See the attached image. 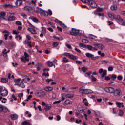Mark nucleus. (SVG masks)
<instances>
[{
  "mask_svg": "<svg viewBox=\"0 0 125 125\" xmlns=\"http://www.w3.org/2000/svg\"><path fill=\"white\" fill-rule=\"evenodd\" d=\"M35 95L37 97H44L45 96V92L42 90H37L35 92Z\"/></svg>",
  "mask_w": 125,
  "mask_h": 125,
  "instance_id": "f257e3e1",
  "label": "nucleus"
},
{
  "mask_svg": "<svg viewBox=\"0 0 125 125\" xmlns=\"http://www.w3.org/2000/svg\"><path fill=\"white\" fill-rule=\"evenodd\" d=\"M8 94V91L6 90V89H3V88L1 87L0 89V95L1 96H7Z\"/></svg>",
  "mask_w": 125,
  "mask_h": 125,
  "instance_id": "f03ea898",
  "label": "nucleus"
},
{
  "mask_svg": "<svg viewBox=\"0 0 125 125\" xmlns=\"http://www.w3.org/2000/svg\"><path fill=\"white\" fill-rule=\"evenodd\" d=\"M113 94L114 96H121L122 95V90L120 88H117L114 90Z\"/></svg>",
  "mask_w": 125,
  "mask_h": 125,
  "instance_id": "7ed1b4c3",
  "label": "nucleus"
},
{
  "mask_svg": "<svg viewBox=\"0 0 125 125\" xmlns=\"http://www.w3.org/2000/svg\"><path fill=\"white\" fill-rule=\"evenodd\" d=\"M89 4L91 7H93V8H96L97 7V5L96 4V2L94 1V0H90L89 1Z\"/></svg>",
  "mask_w": 125,
  "mask_h": 125,
  "instance_id": "20e7f679",
  "label": "nucleus"
},
{
  "mask_svg": "<svg viewBox=\"0 0 125 125\" xmlns=\"http://www.w3.org/2000/svg\"><path fill=\"white\" fill-rule=\"evenodd\" d=\"M105 91L108 93H114L115 91V88L114 87H106L105 88Z\"/></svg>",
  "mask_w": 125,
  "mask_h": 125,
  "instance_id": "39448f33",
  "label": "nucleus"
},
{
  "mask_svg": "<svg viewBox=\"0 0 125 125\" xmlns=\"http://www.w3.org/2000/svg\"><path fill=\"white\" fill-rule=\"evenodd\" d=\"M37 8H38V11L40 13H41V14H43L44 16H48V13L42 9L41 8L38 7Z\"/></svg>",
  "mask_w": 125,
  "mask_h": 125,
  "instance_id": "423d86ee",
  "label": "nucleus"
},
{
  "mask_svg": "<svg viewBox=\"0 0 125 125\" xmlns=\"http://www.w3.org/2000/svg\"><path fill=\"white\" fill-rule=\"evenodd\" d=\"M8 111V109L6 107L3 106L2 105L0 104V112H3L7 113Z\"/></svg>",
  "mask_w": 125,
  "mask_h": 125,
  "instance_id": "0eeeda50",
  "label": "nucleus"
},
{
  "mask_svg": "<svg viewBox=\"0 0 125 125\" xmlns=\"http://www.w3.org/2000/svg\"><path fill=\"white\" fill-rule=\"evenodd\" d=\"M85 55L87 57H88L89 58H91L92 60H94V59H96V57H94V55L90 53H86L85 54Z\"/></svg>",
  "mask_w": 125,
  "mask_h": 125,
  "instance_id": "6e6552de",
  "label": "nucleus"
},
{
  "mask_svg": "<svg viewBox=\"0 0 125 125\" xmlns=\"http://www.w3.org/2000/svg\"><path fill=\"white\" fill-rule=\"evenodd\" d=\"M94 46H97V47H98V48H99V49H101V50H102V49H104V47L103 45H102V44H93Z\"/></svg>",
  "mask_w": 125,
  "mask_h": 125,
  "instance_id": "1a4fd4ad",
  "label": "nucleus"
},
{
  "mask_svg": "<svg viewBox=\"0 0 125 125\" xmlns=\"http://www.w3.org/2000/svg\"><path fill=\"white\" fill-rule=\"evenodd\" d=\"M5 15H6V13L4 12H1L0 14V19L6 20Z\"/></svg>",
  "mask_w": 125,
  "mask_h": 125,
  "instance_id": "9d476101",
  "label": "nucleus"
},
{
  "mask_svg": "<svg viewBox=\"0 0 125 125\" xmlns=\"http://www.w3.org/2000/svg\"><path fill=\"white\" fill-rule=\"evenodd\" d=\"M22 0H17L16 1V5H17V6H20V5H22V4H23V1H22Z\"/></svg>",
  "mask_w": 125,
  "mask_h": 125,
  "instance_id": "9b49d317",
  "label": "nucleus"
},
{
  "mask_svg": "<svg viewBox=\"0 0 125 125\" xmlns=\"http://www.w3.org/2000/svg\"><path fill=\"white\" fill-rule=\"evenodd\" d=\"M79 92L82 93V94H85V89H84V86H83L79 89Z\"/></svg>",
  "mask_w": 125,
  "mask_h": 125,
  "instance_id": "f8f14e48",
  "label": "nucleus"
},
{
  "mask_svg": "<svg viewBox=\"0 0 125 125\" xmlns=\"http://www.w3.org/2000/svg\"><path fill=\"white\" fill-rule=\"evenodd\" d=\"M10 117L12 120H15L18 119V115L17 114H11Z\"/></svg>",
  "mask_w": 125,
  "mask_h": 125,
  "instance_id": "ddd939ff",
  "label": "nucleus"
},
{
  "mask_svg": "<svg viewBox=\"0 0 125 125\" xmlns=\"http://www.w3.org/2000/svg\"><path fill=\"white\" fill-rule=\"evenodd\" d=\"M51 104H47L44 108L45 111H49L50 109H51Z\"/></svg>",
  "mask_w": 125,
  "mask_h": 125,
  "instance_id": "4468645a",
  "label": "nucleus"
},
{
  "mask_svg": "<svg viewBox=\"0 0 125 125\" xmlns=\"http://www.w3.org/2000/svg\"><path fill=\"white\" fill-rule=\"evenodd\" d=\"M69 58L72 60H77L78 59V57L73 54H70Z\"/></svg>",
  "mask_w": 125,
  "mask_h": 125,
  "instance_id": "2eb2a0df",
  "label": "nucleus"
},
{
  "mask_svg": "<svg viewBox=\"0 0 125 125\" xmlns=\"http://www.w3.org/2000/svg\"><path fill=\"white\" fill-rule=\"evenodd\" d=\"M44 89L45 91H51L53 90V88L50 86H46L44 88Z\"/></svg>",
  "mask_w": 125,
  "mask_h": 125,
  "instance_id": "dca6fc26",
  "label": "nucleus"
},
{
  "mask_svg": "<svg viewBox=\"0 0 125 125\" xmlns=\"http://www.w3.org/2000/svg\"><path fill=\"white\" fill-rule=\"evenodd\" d=\"M47 65L48 66V67H53L54 68H55V65L54 64H53V62H50V61H48L47 62Z\"/></svg>",
  "mask_w": 125,
  "mask_h": 125,
  "instance_id": "f3484780",
  "label": "nucleus"
},
{
  "mask_svg": "<svg viewBox=\"0 0 125 125\" xmlns=\"http://www.w3.org/2000/svg\"><path fill=\"white\" fill-rule=\"evenodd\" d=\"M71 103H72V102H71L69 100H67L65 102H64L63 105H64V106H67V105H69V104H71Z\"/></svg>",
  "mask_w": 125,
  "mask_h": 125,
  "instance_id": "a211bd4d",
  "label": "nucleus"
},
{
  "mask_svg": "<svg viewBox=\"0 0 125 125\" xmlns=\"http://www.w3.org/2000/svg\"><path fill=\"white\" fill-rule=\"evenodd\" d=\"M8 21H12L15 20V17L12 16H9L8 18Z\"/></svg>",
  "mask_w": 125,
  "mask_h": 125,
  "instance_id": "6ab92c4d",
  "label": "nucleus"
},
{
  "mask_svg": "<svg viewBox=\"0 0 125 125\" xmlns=\"http://www.w3.org/2000/svg\"><path fill=\"white\" fill-rule=\"evenodd\" d=\"M116 105H117L118 108H121V107H124V103H120V102H116Z\"/></svg>",
  "mask_w": 125,
  "mask_h": 125,
  "instance_id": "aec40b11",
  "label": "nucleus"
},
{
  "mask_svg": "<svg viewBox=\"0 0 125 125\" xmlns=\"http://www.w3.org/2000/svg\"><path fill=\"white\" fill-rule=\"evenodd\" d=\"M111 10H117L118 9V6L116 4L112 5L111 6Z\"/></svg>",
  "mask_w": 125,
  "mask_h": 125,
  "instance_id": "412c9836",
  "label": "nucleus"
},
{
  "mask_svg": "<svg viewBox=\"0 0 125 125\" xmlns=\"http://www.w3.org/2000/svg\"><path fill=\"white\" fill-rule=\"evenodd\" d=\"M24 54L25 56L24 58L27 61H29V60H30V59H29V55L28 54V53H27V52H24Z\"/></svg>",
  "mask_w": 125,
  "mask_h": 125,
  "instance_id": "4be33fe9",
  "label": "nucleus"
},
{
  "mask_svg": "<svg viewBox=\"0 0 125 125\" xmlns=\"http://www.w3.org/2000/svg\"><path fill=\"white\" fill-rule=\"evenodd\" d=\"M5 7H8L9 8H13V7H15V6H13L12 4H5Z\"/></svg>",
  "mask_w": 125,
  "mask_h": 125,
  "instance_id": "5701e85b",
  "label": "nucleus"
},
{
  "mask_svg": "<svg viewBox=\"0 0 125 125\" xmlns=\"http://www.w3.org/2000/svg\"><path fill=\"white\" fill-rule=\"evenodd\" d=\"M115 20H118L119 21H120L121 22H123V19L121 18L120 15H117L116 17H115Z\"/></svg>",
  "mask_w": 125,
  "mask_h": 125,
  "instance_id": "b1692460",
  "label": "nucleus"
},
{
  "mask_svg": "<svg viewBox=\"0 0 125 125\" xmlns=\"http://www.w3.org/2000/svg\"><path fill=\"white\" fill-rule=\"evenodd\" d=\"M83 102L84 103L85 106H88V102H87V99H86V98L83 99Z\"/></svg>",
  "mask_w": 125,
  "mask_h": 125,
  "instance_id": "393cba45",
  "label": "nucleus"
},
{
  "mask_svg": "<svg viewBox=\"0 0 125 125\" xmlns=\"http://www.w3.org/2000/svg\"><path fill=\"white\" fill-rule=\"evenodd\" d=\"M29 11H35V7L33 6H27Z\"/></svg>",
  "mask_w": 125,
  "mask_h": 125,
  "instance_id": "a878e982",
  "label": "nucleus"
},
{
  "mask_svg": "<svg viewBox=\"0 0 125 125\" xmlns=\"http://www.w3.org/2000/svg\"><path fill=\"white\" fill-rule=\"evenodd\" d=\"M106 76H107V70H104L101 75V77L102 78H104V77H106Z\"/></svg>",
  "mask_w": 125,
  "mask_h": 125,
  "instance_id": "bb28decb",
  "label": "nucleus"
},
{
  "mask_svg": "<svg viewBox=\"0 0 125 125\" xmlns=\"http://www.w3.org/2000/svg\"><path fill=\"white\" fill-rule=\"evenodd\" d=\"M22 125H31V123L30 122L27 121H24L22 123Z\"/></svg>",
  "mask_w": 125,
  "mask_h": 125,
  "instance_id": "cd10ccee",
  "label": "nucleus"
},
{
  "mask_svg": "<svg viewBox=\"0 0 125 125\" xmlns=\"http://www.w3.org/2000/svg\"><path fill=\"white\" fill-rule=\"evenodd\" d=\"M89 93H92V91L90 89H85V94H88Z\"/></svg>",
  "mask_w": 125,
  "mask_h": 125,
  "instance_id": "c85d7f7f",
  "label": "nucleus"
},
{
  "mask_svg": "<svg viewBox=\"0 0 125 125\" xmlns=\"http://www.w3.org/2000/svg\"><path fill=\"white\" fill-rule=\"evenodd\" d=\"M73 32H74L76 34H77V36H79V33H80V30L75 29L74 28L72 29Z\"/></svg>",
  "mask_w": 125,
  "mask_h": 125,
  "instance_id": "c756f323",
  "label": "nucleus"
},
{
  "mask_svg": "<svg viewBox=\"0 0 125 125\" xmlns=\"http://www.w3.org/2000/svg\"><path fill=\"white\" fill-rule=\"evenodd\" d=\"M118 116H120V117H123V116H124V111H123V110H119Z\"/></svg>",
  "mask_w": 125,
  "mask_h": 125,
  "instance_id": "7c9ffc66",
  "label": "nucleus"
},
{
  "mask_svg": "<svg viewBox=\"0 0 125 125\" xmlns=\"http://www.w3.org/2000/svg\"><path fill=\"white\" fill-rule=\"evenodd\" d=\"M59 45V43L57 42H54L52 44L53 47H56V46H58Z\"/></svg>",
  "mask_w": 125,
  "mask_h": 125,
  "instance_id": "2f4dec72",
  "label": "nucleus"
},
{
  "mask_svg": "<svg viewBox=\"0 0 125 125\" xmlns=\"http://www.w3.org/2000/svg\"><path fill=\"white\" fill-rule=\"evenodd\" d=\"M27 44H28V46H29V48H32V42L27 41Z\"/></svg>",
  "mask_w": 125,
  "mask_h": 125,
  "instance_id": "473e14b6",
  "label": "nucleus"
},
{
  "mask_svg": "<svg viewBox=\"0 0 125 125\" xmlns=\"http://www.w3.org/2000/svg\"><path fill=\"white\" fill-rule=\"evenodd\" d=\"M1 82H2V83H7V82H8V78H2Z\"/></svg>",
  "mask_w": 125,
  "mask_h": 125,
  "instance_id": "72a5a7b5",
  "label": "nucleus"
},
{
  "mask_svg": "<svg viewBox=\"0 0 125 125\" xmlns=\"http://www.w3.org/2000/svg\"><path fill=\"white\" fill-rule=\"evenodd\" d=\"M79 46H80V47H83V48H86V45H84L82 43L79 44Z\"/></svg>",
  "mask_w": 125,
  "mask_h": 125,
  "instance_id": "f704fd0d",
  "label": "nucleus"
},
{
  "mask_svg": "<svg viewBox=\"0 0 125 125\" xmlns=\"http://www.w3.org/2000/svg\"><path fill=\"white\" fill-rule=\"evenodd\" d=\"M89 38L90 39H92V40H94V39H96V38H97V37H96V36H94L92 34H90L89 35Z\"/></svg>",
  "mask_w": 125,
  "mask_h": 125,
  "instance_id": "c9c22d12",
  "label": "nucleus"
},
{
  "mask_svg": "<svg viewBox=\"0 0 125 125\" xmlns=\"http://www.w3.org/2000/svg\"><path fill=\"white\" fill-rule=\"evenodd\" d=\"M66 96L68 98H73V97H74V95L73 94H67Z\"/></svg>",
  "mask_w": 125,
  "mask_h": 125,
  "instance_id": "e433bc0d",
  "label": "nucleus"
},
{
  "mask_svg": "<svg viewBox=\"0 0 125 125\" xmlns=\"http://www.w3.org/2000/svg\"><path fill=\"white\" fill-rule=\"evenodd\" d=\"M20 87H22V88H25V84L23 83H20Z\"/></svg>",
  "mask_w": 125,
  "mask_h": 125,
  "instance_id": "4c0bfd02",
  "label": "nucleus"
},
{
  "mask_svg": "<svg viewBox=\"0 0 125 125\" xmlns=\"http://www.w3.org/2000/svg\"><path fill=\"white\" fill-rule=\"evenodd\" d=\"M55 39H56V40H58L59 41H62V40H64V38L63 37L59 38V37L57 36H54Z\"/></svg>",
  "mask_w": 125,
  "mask_h": 125,
  "instance_id": "58836bf2",
  "label": "nucleus"
},
{
  "mask_svg": "<svg viewBox=\"0 0 125 125\" xmlns=\"http://www.w3.org/2000/svg\"><path fill=\"white\" fill-rule=\"evenodd\" d=\"M60 25H61V26L62 27H63L64 28V29H66V28H67V26H66V25H65V24H64L63 22H62L61 21V22L60 23Z\"/></svg>",
  "mask_w": 125,
  "mask_h": 125,
  "instance_id": "ea45409f",
  "label": "nucleus"
},
{
  "mask_svg": "<svg viewBox=\"0 0 125 125\" xmlns=\"http://www.w3.org/2000/svg\"><path fill=\"white\" fill-rule=\"evenodd\" d=\"M86 48L88 49V50H92L93 47L92 46L87 45H86Z\"/></svg>",
  "mask_w": 125,
  "mask_h": 125,
  "instance_id": "a19ab883",
  "label": "nucleus"
},
{
  "mask_svg": "<svg viewBox=\"0 0 125 125\" xmlns=\"http://www.w3.org/2000/svg\"><path fill=\"white\" fill-rule=\"evenodd\" d=\"M111 80H115L117 79V75L115 74H112V76H111Z\"/></svg>",
  "mask_w": 125,
  "mask_h": 125,
  "instance_id": "79ce46f5",
  "label": "nucleus"
},
{
  "mask_svg": "<svg viewBox=\"0 0 125 125\" xmlns=\"http://www.w3.org/2000/svg\"><path fill=\"white\" fill-rule=\"evenodd\" d=\"M31 34H33V35H35L37 34V31H36V30L35 29H32L31 31Z\"/></svg>",
  "mask_w": 125,
  "mask_h": 125,
  "instance_id": "37998d69",
  "label": "nucleus"
},
{
  "mask_svg": "<svg viewBox=\"0 0 125 125\" xmlns=\"http://www.w3.org/2000/svg\"><path fill=\"white\" fill-rule=\"evenodd\" d=\"M82 71L83 72V73H85V72L87 71V68H85V67H83L82 68Z\"/></svg>",
  "mask_w": 125,
  "mask_h": 125,
  "instance_id": "c03bdc74",
  "label": "nucleus"
},
{
  "mask_svg": "<svg viewBox=\"0 0 125 125\" xmlns=\"http://www.w3.org/2000/svg\"><path fill=\"white\" fill-rule=\"evenodd\" d=\"M106 42H113V40L112 39H110L109 38H105Z\"/></svg>",
  "mask_w": 125,
  "mask_h": 125,
  "instance_id": "a18cd8bd",
  "label": "nucleus"
},
{
  "mask_svg": "<svg viewBox=\"0 0 125 125\" xmlns=\"http://www.w3.org/2000/svg\"><path fill=\"white\" fill-rule=\"evenodd\" d=\"M38 66L37 68V72H40V71L41 70V64L38 63Z\"/></svg>",
  "mask_w": 125,
  "mask_h": 125,
  "instance_id": "49530a36",
  "label": "nucleus"
},
{
  "mask_svg": "<svg viewBox=\"0 0 125 125\" xmlns=\"http://www.w3.org/2000/svg\"><path fill=\"white\" fill-rule=\"evenodd\" d=\"M21 60L24 63H26V62H27V60H26V59L24 57L21 58Z\"/></svg>",
  "mask_w": 125,
  "mask_h": 125,
  "instance_id": "de8ad7c7",
  "label": "nucleus"
},
{
  "mask_svg": "<svg viewBox=\"0 0 125 125\" xmlns=\"http://www.w3.org/2000/svg\"><path fill=\"white\" fill-rule=\"evenodd\" d=\"M82 41L84 43H88V40L87 39H83Z\"/></svg>",
  "mask_w": 125,
  "mask_h": 125,
  "instance_id": "09e8293b",
  "label": "nucleus"
},
{
  "mask_svg": "<svg viewBox=\"0 0 125 125\" xmlns=\"http://www.w3.org/2000/svg\"><path fill=\"white\" fill-rule=\"evenodd\" d=\"M32 21H33V22H35V23H37L38 22L39 20H38L37 18H33L32 19Z\"/></svg>",
  "mask_w": 125,
  "mask_h": 125,
  "instance_id": "8fccbe9b",
  "label": "nucleus"
},
{
  "mask_svg": "<svg viewBox=\"0 0 125 125\" xmlns=\"http://www.w3.org/2000/svg\"><path fill=\"white\" fill-rule=\"evenodd\" d=\"M108 16H109V17H110V18H111V19H115V16H113V15H112L111 14H109Z\"/></svg>",
  "mask_w": 125,
  "mask_h": 125,
  "instance_id": "3c124183",
  "label": "nucleus"
},
{
  "mask_svg": "<svg viewBox=\"0 0 125 125\" xmlns=\"http://www.w3.org/2000/svg\"><path fill=\"white\" fill-rule=\"evenodd\" d=\"M113 70H114V69L113 68V67H112V66H110L108 68V72H112Z\"/></svg>",
  "mask_w": 125,
  "mask_h": 125,
  "instance_id": "603ef678",
  "label": "nucleus"
},
{
  "mask_svg": "<svg viewBox=\"0 0 125 125\" xmlns=\"http://www.w3.org/2000/svg\"><path fill=\"white\" fill-rule=\"evenodd\" d=\"M47 30H46V28L45 27H42V33H46Z\"/></svg>",
  "mask_w": 125,
  "mask_h": 125,
  "instance_id": "864d4df0",
  "label": "nucleus"
},
{
  "mask_svg": "<svg viewBox=\"0 0 125 125\" xmlns=\"http://www.w3.org/2000/svg\"><path fill=\"white\" fill-rule=\"evenodd\" d=\"M42 76L43 77H49V74H48V73H47V74H45V73H43L42 74Z\"/></svg>",
  "mask_w": 125,
  "mask_h": 125,
  "instance_id": "5fc2aeb1",
  "label": "nucleus"
},
{
  "mask_svg": "<svg viewBox=\"0 0 125 125\" xmlns=\"http://www.w3.org/2000/svg\"><path fill=\"white\" fill-rule=\"evenodd\" d=\"M13 34L14 35H18V34H19V32L14 30L13 31Z\"/></svg>",
  "mask_w": 125,
  "mask_h": 125,
  "instance_id": "6e6d98bb",
  "label": "nucleus"
},
{
  "mask_svg": "<svg viewBox=\"0 0 125 125\" xmlns=\"http://www.w3.org/2000/svg\"><path fill=\"white\" fill-rule=\"evenodd\" d=\"M70 55L71 54H70V53L65 52L63 53V55H65V56H68V57H70Z\"/></svg>",
  "mask_w": 125,
  "mask_h": 125,
  "instance_id": "4d7b16f0",
  "label": "nucleus"
},
{
  "mask_svg": "<svg viewBox=\"0 0 125 125\" xmlns=\"http://www.w3.org/2000/svg\"><path fill=\"white\" fill-rule=\"evenodd\" d=\"M16 24L21 26V25H22V22H21V21H16Z\"/></svg>",
  "mask_w": 125,
  "mask_h": 125,
  "instance_id": "13d9d810",
  "label": "nucleus"
},
{
  "mask_svg": "<svg viewBox=\"0 0 125 125\" xmlns=\"http://www.w3.org/2000/svg\"><path fill=\"white\" fill-rule=\"evenodd\" d=\"M54 22H55V23H59V24L61 23V21L57 19H55Z\"/></svg>",
  "mask_w": 125,
  "mask_h": 125,
  "instance_id": "bf43d9fd",
  "label": "nucleus"
},
{
  "mask_svg": "<svg viewBox=\"0 0 125 125\" xmlns=\"http://www.w3.org/2000/svg\"><path fill=\"white\" fill-rule=\"evenodd\" d=\"M48 15H49L50 16H51V15H52V11H51V10H48Z\"/></svg>",
  "mask_w": 125,
  "mask_h": 125,
  "instance_id": "052dcab7",
  "label": "nucleus"
},
{
  "mask_svg": "<svg viewBox=\"0 0 125 125\" xmlns=\"http://www.w3.org/2000/svg\"><path fill=\"white\" fill-rule=\"evenodd\" d=\"M8 36H9V34H5L4 35V39H5V41H6V40H7V37H8Z\"/></svg>",
  "mask_w": 125,
  "mask_h": 125,
  "instance_id": "680f3d73",
  "label": "nucleus"
},
{
  "mask_svg": "<svg viewBox=\"0 0 125 125\" xmlns=\"http://www.w3.org/2000/svg\"><path fill=\"white\" fill-rule=\"evenodd\" d=\"M70 34L71 36H77V33H75L74 31L70 32Z\"/></svg>",
  "mask_w": 125,
  "mask_h": 125,
  "instance_id": "e2e57ef3",
  "label": "nucleus"
},
{
  "mask_svg": "<svg viewBox=\"0 0 125 125\" xmlns=\"http://www.w3.org/2000/svg\"><path fill=\"white\" fill-rule=\"evenodd\" d=\"M97 11L99 12H101L102 11H103V9L102 8H98L97 9Z\"/></svg>",
  "mask_w": 125,
  "mask_h": 125,
  "instance_id": "0e129e2a",
  "label": "nucleus"
},
{
  "mask_svg": "<svg viewBox=\"0 0 125 125\" xmlns=\"http://www.w3.org/2000/svg\"><path fill=\"white\" fill-rule=\"evenodd\" d=\"M63 62H66L67 63L68 61H69V60L67 58H66V57L63 58Z\"/></svg>",
  "mask_w": 125,
  "mask_h": 125,
  "instance_id": "69168bd1",
  "label": "nucleus"
},
{
  "mask_svg": "<svg viewBox=\"0 0 125 125\" xmlns=\"http://www.w3.org/2000/svg\"><path fill=\"white\" fill-rule=\"evenodd\" d=\"M103 72H104V71H103V69L101 68L99 70V74H102Z\"/></svg>",
  "mask_w": 125,
  "mask_h": 125,
  "instance_id": "338daca9",
  "label": "nucleus"
},
{
  "mask_svg": "<svg viewBox=\"0 0 125 125\" xmlns=\"http://www.w3.org/2000/svg\"><path fill=\"white\" fill-rule=\"evenodd\" d=\"M26 38L27 39L28 41L31 40V36L29 35H26Z\"/></svg>",
  "mask_w": 125,
  "mask_h": 125,
  "instance_id": "774afa93",
  "label": "nucleus"
}]
</instances>
